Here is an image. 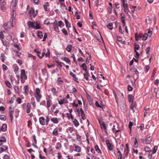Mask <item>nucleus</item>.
Wrapping results in <instances>:
<instances>
[{"instance_id":"nucleus-1","label":"nucleus","mask_w":159,"mask_h":159,"mask_svg":"<svg viewBox=\"0 0 159 159\" xmlns=\"http://www.w3.org/2000/svg\"><path fill=\"white\" fill-rule=\"evenodd\" d=\"M152 137L151 136H149L148 138H146L145 140L143 139H142L141 140L142 143L143 144H150L152 141Z\"/></svg>"},{"instance_id":"nucleus-2","label":"nucleus","mask_w":159,"mask_h":159,"mask_svg":"<svg viewBox=\"0 0 159 159\" xmlns=\"http://www.w3.org/2000/svg\"><path fill=\"white\" fill-rule=\"evenodd\" d=\"M12 106V105H11L9 108V114L11 122L12 121L13 119V116L12 115L14 112V111Z\"/></svg>"},{"instance_id":"nucleus-3","label":"nucleus","mask_w":159,"mask_h":159,"mask_svg":"<svg viewBox=\"0 0 159 159\" xmlns=\"http://www.w3.org/2000/svg\"><path fill=\"white\" fill-rule=\"evenodd\" d=\"M130 70L134 75H136L137 76H138L139 73L134 67L132 66L130 69Z\"/></svg>"},{"instance_id":"nucleus-4","label":"nucleus","mask_w":159,"mask_h":159,"mask_svg":"<svg viewBox=\"0 0 159 159\" xmlns=\"http://www.w3.org/2000/svg\"><path fill=\"white\" fill-rule=\"evenodd\" d=\"M20 78L21 79L24 78L25 80L27 79V77L25 74V71L24 69H22L21 70Z\"/></svg>"},{"instance_id":"nucleus-5","label":"nucleus","mask_w":159,"mask_h":159,"mask_svg":"<svg viewBox=\"0 0 159 159\" xmlns=\"http://www.w3.org/2000/svg\"><path fill=\"white\" fill-rule=\"evenodd\" d=\"M98 121L100 125L101 126V127L102 126L104 130L105 131V132L107 134V127L104 122H102V121L99 120H98Z\"/></svg>"},{"instance_id":"nucleus-6","label":"nucleus","mask_w":159,"mask_h":159,"mask_svg":"<svg viewBox=\"0 0 159 159\" xmlns=\"http://www.w3.org/2000/svg\"><path fill=\"white\" fill-rule=\"evenodd\" d=\"M127 108V106L125 103H124L120 105L121 110L124 113L126 112Z\"/></svg>"},{"instance_id":"nucleus-7","label":"nucleus","mask_w":159,"mask_h":159,"mask_svg":"<svg viewBox=\"0 0 159 159\" xmlns=\"http://www.w3.org/2000/svg\"><path fill=\"white\" fill-rule=\"evenodd\" d=\"M34 24L35 29L36 30L39 29H40V23L39 21L34 22Z\"/></svg>"},{"instance_id":"nucleus-8","label":"nucleus","mask_w":159,"mask_h":159,"mask_svg":"<svg viewBox=\"0 0 159 159\" xmlns=\"http://www.w3.org/2000/svg\"><path fill=\"white\" fill-rule=\"evenodd\" d=\"M45 119L43 117H41L39 118V122L40 124L42 125H45Z\"/></svg>"},{"instance_id":"nucleus-9","label":"nucleus","mask_w":159,"mask_h":159,"mask_svg":"<svg viewBox=\"0 0 159 159\" xmlns=\"http://www.w3.org/2000/svg\"><path fill=\"white\" fill-rule=\"evenodd\" d=\"M29 13L30 14H32L33 15V16L34 18L36 16L37 14V11H36V13H35V11L34 9L33 8L31 9L29 11Z\"/></svg>"},{"instance_id":"nucleus-10","label":"nucleus","mask_w":159,"mask_h":159,"mask_svg":"<svg viewBox=\"0 0 159 159\" xmlns=\"http://www.w3.org/2000/svg\"><path fill=\"white\" fill-rule=\"evenodd\" d=\"M135 40L136 41H138L139 40V39L141 38H143V34H139V35L137 33L135 34Z\"/></svg>"},{"instance_id":"nucleus-11","label":"nucleus","mask_w":159,"mask_h":159,"mask_svg":"<svg viewBox=\"0 0 159 159\" xmlns=\"http://www.w3.org/2000/svg\"><path fill=\"white\" fill-rule=\"evenodd\" d=\"M68 102V101L65 99H63L61 100V101H58L59 104L60 105H62L64 103H67Z\"/></svg>"},{"instance_id":"nucleus-12","label":"nucleus","mask_w":159,"mask_h":159,"mask_svg":"<svg viewBox=\"0 0 159 159\" xmlns=\"http://www.w3.org/2000/svg\"><path fill=\"white\" fill-rule=\"evenodd\" d=\"M27 24L29 28L32 27L34 29L35 28V26L34 24V22L32 23L30 21H29L27 22Z\"/></svg>"},{"instance_id":"nucleus-13","label":"nucleus","mask_w":159,"mask_h":159,"mask_svg":"<svg viewBox=\"0 0 159 159\" xmlns=\"http://www.w3.org/2000/svg\"><path fill=\"white\" fill-rule=\"evenodd\" d=\"M30 107L31 105L30 103L29 102L27 103V109L26 112L27 113H29L30 111Z\"/></svg>"},{"instance_id":"nucleus-14","label":"nucleus","mask_w":159,"mask_h":159,"mask_svg":"<svg viewBox=\"0 0 159 159\" xmlns=\"http://www.w3.org/2000/svg\"><path fill=\"white\" fill-rule=\"evenodd\" d=\"M16 16V13L15 11L13 10V13L11 15V19L12 22H13L14 20L15 19Z\"/></svg>"},{"instance_id":"nucleus-15","label":"nucleus","mask_w":159,"mask_h":159,"mask_svg":"<svg viewBox=\"0 0 159 159\" xmlns=\"http://www.w3.org/2000/svg\"><path fill=\"white\" fill-rule=\"evenodd\" d=\"M35 97L36 98L37 101L39 102H40V99L41 97V95L40 94H36L35 95Z\"/></svg>"},{"instance_id":"nucleus-16","label":"nucleus","mask_w":159,"mask_h":159,"mask_svg":"<svg viewBox=\"0 0 159 159\" xmlns=\"http://www.w3.org/2000/svg\"><path fill=\"white\" fill-rule=\"evenodd\" d=\"M72 111V110L71 109H70L69 110V112L70 113H67L66 115L67 116V117L69 118L70 117V118L72 120L73 119V117L72 116V114H71V112Z\"/></svg>"},{"instance_id":"nucleus-17","label":"nucleus","mask_w":159,"mask_h":159,"mask_svg":"<svg viewBox=\"0 0 159 159\" xmlns=\"http://www.w3.org/2000/svg\"><path fill=\"white\" fill-rule=\"evenodd\" d=\"M1 130L2 131H5L7 129V125L6 124H3L1 126Z\"/></svg>"},{"instance_id":"nucleus-18","label":"nucleus","mask_w":159,"mask_h":159,"mask_svg":"<svg viewBox=\"0 0 159 159\" xmlns=\"http://www.w3.org/2000/svg\"><path fill=\"white\" fill-rule=\"evenodd\" d=\"M3 147H5V148H0V153L4 151L7 150L8 149L6 145H3L2 146Z\"/></svg>"},{"instance_id":"nucleus-19","label":"nucleus","mask_w":159,"mask_h":159,"mask_svg":"<svg viewBox=\"0 0 159 159\" xmlns=\"http://www.w3.org/2000/svg\"><path fill=\"white\" fill-rule=\"evenodd\" d=\"M126 149L125 150L124 152L126 155H127L128 154L129 152V145L128 143L126 144Z\"/></svg>"},{"instance_id":"nucleus-20","label":"nucleus","mask_w":159,"mask_h":159,"mask_svg":"<svg viewBox=\"0 0 159 159\" xmlns=\"http://www.w3.org/2000/svg\"><path fill=\"white\" fill-rule=\"evenodd\" d=\"M81 66L83 68V69L85 71V72L87 74H88V71L87 70V67L86 64L85 63H83L82 65Z\"/></svg>"},{"instance_id":"nucleus-21","label":"nucleus","mask_w":159,"mask_h":159,"mask_svg":"<svg viewBox=\"0 0 159 159\" xmlns=\"http://www.w3.org/2000/svg\"><path fill=\"white\" fill-rule=\"evenodd\" d=\"M6 142V139L4 137H2L0 139V146L2 145L4 142Z\"/></svg>"},{"instance_id":"nucleus-22","label":"nucleus","mask_w":159,"mask_h":159,"mask_svg":"<svg viewBox=\"0 0 159 159\" xmlns=\"http://www.w3.org/2000/svg\"><path fill=\"white\" fill-rule=\"evenodd\" d=\"M64 20L66 27L67 28H69L70 27V24L69 21H68L66 18H64Z\"/></svg>"},{"instance_id":"nucleus-23","label":"nucleus","mask_w":159,"mask_h":159,"mask_svg":"<svg viewBox=\"0 0 159 159\" xmlns=\"http://www.w3.org/2000/svg\"><path fill=\"white\" fill-rule=\"evenodd\" d=\"M51 120L55 124H57L58 123V120L57 118H52L51 119Z\"/></svg>"},{"instance_id":"nucleus-24","label":"nucleus","mask_w":159,"mask_h":159,"mask_svg":"<svg viewBox=\"0 0 159 159\" xmlns=\"http://www.w3.org/2000/svg\"><path fill=\"white\" fill-rule=\"evenodd\" d=\"M129 101V102H133L134 98L132 95L129 94L128 96Z\"/></svg>"},{"instance_id":"nucleus-25","label":"nucleus","mask_w":159,"mask_h":159,"mask_svg":"<svg viewBox=\"0 0 159 159\" xmlns=\"http://www.w3.org/2000/svg\"><path fill=\"white\" fill-rule=\"evenodd\" d=\"M75 151L78 152H81V148L78 145H76L75 147Z\"/></svg>"},{"instance_id":"nucleus-26","label":"nucleus","mask_w":159,"mask_h":159,"mask_svg":"<svg viewBox=\"0 0 159 159\" xmlns=\"http://www.w3.org/2000/svg\"><path fill=\"white\" fill-rule=\"evenodd\" d=\"M71 45L70 44H68L66 47V49L68 52H70L71 49Z\"/></svg>"},{"instance_id":"nucleus-27","label":"nucleus","mask_w":159,"mask_h":159,"mask_svg":"<svg viewBox=\"0 0 159 159\" xmlns=\"http://www.w3.org/2000/svg\"><path fill=\"white\" fill-rule=\"evenodd\" d=\"M95 149L96 151L98 152V153H101V150L99 148L98 146V145H96L95 146Z\"/></svg>"},{"instance_id":"nucleus-28","label":"nucleus","mask_w":159,"mask_h":159,"mask_svg":"<svg viewBox=\"0 0 159 159\" xmlns=\"http://www.w3.org/2000/svg\"><path fill=\"white\" fill-rule=\"evenodd\" d=\"M74 125L76 127L78 126L79 125V123L77 120L76 119H74L73 121Z\"/></svg>"},{"instance_id":"nucleus-29","label":"nucleus","mask_w":159,"mask_h":159,"mask_svg":"<svg viewBox=\"0 0 159 159\" xmlns=\"http://www.w3.org/2000/svg\"><path fill=\"white\" fill-rule=\"evenodd\" d=\"M134 147L135 148H137L138 147V143L137 140V139L136 137H135V139H134Z\"/></svg>"},{"instance_id":"nucleus-30","label":"nucleus","mask_w":159,"mask_h":159,"mask_svg":"<svg viewBox=\"0 0 159 159\" xmlns=\"http://www.w3.org/2000/svg\"><path fill=\"white\" fill-rule=\"evenodd\" d=\"M107 28L110 30H112L113 29V24L111 22L109 23L107 25Z\"/></svg>"},{"instance_id":"nucleus-31","label":"nucleus","mask_w":159,"mask_h":159,"mask_svg":"<svg viewBox=\"0 0 159 159\" xmlns=\"http://www.w3.org/2000/svg\"><path fill=\"white\" fill-rule=\"evenodd\" d=\"M53 134L54 135H57L58 134V129L57 128H55L52 132Z\"/></svg>"},{"instance_id":"nucleus-32","label":"nucleus","mask_w":159,"mask_h":159,"mask_svg":"<svg viewBox=\"0 0 159 159\" xmlns=\"http://www.w3.org/2000/svg\"><path fill=\"white\" fill-rule=\"evenodd\" d=\"M53 27L56 31L58 30L59 28L58 27V25L57 23H53Z\"/></svg>"},{"instance_id":"nucleus-33","label":"nucleus","mask_w":159,"mask_h":159,"mask_svg":"<svg viewBox=\"0 0 159 159\" xmlns=\"http://www.w3.org/2000/svg\"><path fill=\"white\" fill-rule=\"evenodd\" d=\"M24 90L25 93L26 94V95H27L28 94L27 92L29 91L28 85H26L24 87Z\"/></svg>"},{"instance_id":"nucleus-34","label":"nucleus","mask_w":159,"mask_h":159,"mask_svg":"<svg viewBox=\"0 0 159 159\" xmlns=\"http://www.w3.org/2000/svg\"><path fill=\"white\" fill-rule=\"evenodd\" d=\"M49 3L48 2H46L43 5V7L44 9V10L45 11H47V7L48 6Z\"/></svg>"},{"instance_id":"nucleus-35","label":"nucleus","mask_w":159,"mask_h":159,"mask_svg":"<svg viewBox=\"0 0 159 159\" xmlns=\"http://www.w3.org/2000/svg\"><path fill=\"white\" fill-rule=\"evenodd\" d=\"M145 151L146 152H149V153L151 152V150L150 148L148 147H146L145 148H144Z\"/></svg>"},{"instance_id":"nucleus-36","label":"nucleus","mask_w":159,"mask_h":159,"mask_svg":"<svg viewBox=\"0 0 159 159\" xmlns=\"http://www.w3.org/2000/svg\"><path fill=\"white\" fill-rule=\"evenodd\" d=\"M124 7L125 9H124L125 12V13H128V11H129V10H128V8L127 4H126V6H124Z\"/></svg>"},{"instance_id":"nucleus-37","label":"nucleus","mask_w":159,"mask_h":159,"mask_svg":"<svg viewBox=\"0 0 159 159\" xmlns=\"http://www.w3.org/2000/svg\"><path fill=\"white\" fill-rule=\"evenodd\" d=\"M61 145L60 143H58L57 145L56 146V149H58L61 148Z\"/></svg>"},{"instance_id":"nucleus-38","label":"nucleus","mask_w":159,"mask_h":159,"mask_svg":"<svg viewBox=\"0 0 159 159\" xmlns=\"http://www.w3.org/2000/svg\"><path fill=\"white\" fill-rule=\"evenodd\" d=\"M58 26L60 27H62L64 25L63 22L61 21H59L58 22Z\"/></svg>"},{"instance_id":"nucleus-39","label":"nucleus","mask_w":159,"mask_h":159,"mask_svg":"<svg viewBox=\"0 0 159 159\" xmlns=\"http://www.w3.org/2000/svg\"><path fill=\"white\" fill-rule=\"evenodd\" d=\"M148 38V35L147 34H145L143 36V40L145 41Z\"/></svg>"},{"instance_id":"nucleus-40","label":"nucleus","mask_w":159,"mask_h":159,"mask_svg":"<svg viewBox=\"0 0 159 159\" xmlns=\"http://www.w3.org/2000/svg\"><path fill=\"white\" fill-rule=\"evenodd\" d=\"M5 55L2 53L1 54V59L3 62H4L5 60Z\"/></svg>"},{"instance_id":"nucleus-41","label":"nucleus","mask_w":159,"mask_h":159,"mask_svg":"<svg viewBox=\"0 0 159 159\" xmlns=\"http://www.w3.org/2000/svg\"><path fill=\"white\" fill-rule=\"evenodd\" d=\"M139 48V46L138 44H134V51L138 50Z\"/></svg>"},{"instance_id":"nucleus-42","label":"nucleus","mask_w":159,"mask_h":159,"mask_svg":"<svg viewBox=\"0 0 159 159\" xmlns=\"http://www.w3.org/2000/svg\"><path fill=\"white\" fill-rule=\"evenodd\" d=\"M37 35L38 37L40 39L42 38L43 37V35L42 34V33L39 31L38 32Z\"/></svg>"},{"instance_id":"nucleus-43","label":"nucleus","mask_w":159,"mask_h":159,"mask_svg":"<svg viewBox=\"0 0 159 159\" xmlns=\"http://www.w3.org/2000/svg\"><path fill=\"white\" fill-rule=\"evenodd\" d=\"M0 119L3 120H6V116L3 115H1L0 116Z\"/></svg>"},{"instance_id":"nucleus-44","label":"nucleus","mask_w":159,"mask_h":159,"mask_svg":"<svg viewBox=\"0 0 159 159\" xmlns=\"http://www.w3.org/2000/svg\"><path fill=\"white\" fill-rule=\"evenodd\" d=\"M133 124V123L131 121H130L129 124V128L130 130V131H131V128Z\"/></svg>"},{"instance_id":"nucleus-45","label":"nucleus","mask_w":159,"mask_h":159,"mask_svg":"<svg viewBox=\"0 0 159 159\" xmlns=\"http://www.w3.org/2000/svg\"><path fill=\"white\" fill-rule=\"evenodd\" d=\"M107 147L111 151L113 149V146L111 144H109V145H107Z\"/></svg>"},{"instance_id":"nucleus-46","label":"nucleus","mask_w":159,"mask_h":159,"mask_svg":"<svg viewBox=\"0 0 159 159\" xmlns=\"http://www.w3.org/2000/svg\"><path fill=\"white\" fill-rule=\"evenodd\" d=\"M45 57H48L49 58H50V53L49 50V49H48L47 52L45 54Z\"/></svg>"},{"instance_id":"nucleus-47","label":"nucleus","mask_w":159,"mask_h":159,"mask_svg":"<svg viewBox=\"0 0 159 159\" xmlns=\"http://www.w3.org/2000/svg\"><path fill=\"white\" fill-rule=\"evenodd\" d=\"M49 19L48 18L46 19L44 21V24L48 25L50 23L49 21Z\"/></svg>"},{"instance_id":"nucleus-48","label":"nucleus","mask_w":159,"mask_h":159,"mask_svg":"<svg viewBox=\"0 0 159 159\" xmlns=\"http://www.w3.org/2000/svg\"><path fill=\"white\" fill-rule=\"evenodd\" d=\"M52 102L51 100H48L47 101V107H49L50 106L51 103Z\"/></svg>"},{"instance_id":"nucleus-49","label":"nucleus","mask_w":159,"mask_h":159,"mask_svg":"<svg viewBox=\"0 0 159 159\" xmlns=\"http://www.w3.org/2000/svg\"><path fill=\"white\" fill-rule=\"evenodd\" d=\"M5 84L8 87L10 88L11 87V83L8 81H6L5 82Z\"/></svg>"},{"instance_id":"nucleus-50","label":"nucleus","mask_w":159,"mask_h":159,"mask_svg":"<svg viewBox=\"0 0 159 159\" xmlns=\"http://www.w3.org/2000/svg\"><path fill=\"white\" fill-rule=\"evenodd\" d=\"M117 152L118 153V158L119 159H121L122 158V154L120 152L119 150H118Z\"/></svg>"},{"instance_id":"nucleus-51","label":"nucleus","mask_w":159,"mask_h":159,"mask_svg":"<svg viewBox=\"0 0 159 159\" xmlns=\"http://www.w3.org/2000/svg\"><path fill=\"white\" fill-rule=\"evenodd\" d=\"M157 149V146H155L153 148V154H155Z\"/></svg>"},{"instance_id":"nucleus-52","label":"nucleus","mask_w":159,"mask_h":159,"mask_svg":"<svg viewBox=\"0 0 159 159\" xmlns=\"http://www.w3.org/2000/svg\"><path fill=\"white\" fill-rule=\"evenodd\" d=\"M11 4L14 7H16V0H12L11 2Z\"/></svg>"},{"instance_id":"nucleus-53","label":"nucleus","mask_w":159,"mask_h":159,"mask_svg":"<svg viewBox=\"0 0 159 159\" xmlns=\"http://www.w3.org/2000/svg\"><path fill=\"white\" fill-rule=\"evenodd\" d=\"M88 74H89L88 73V74H87L86 72L85 73H84V77L85 79H86V80H88V77L89 76Z\"/></svg>"},{"instance_id":"nucleus-54","label":"nucleus","mask_w":159,"mask_h":159,"mask_svg":"<svg viewBox=\"0 0 159 159\" xmlns=\"http://www.w3.org/2000/svg\"><path fill=\"white\" fill-rule=\"evenodd\" d=\"M46 123L45 124V125H48V122L50 120V119L49 118V117H48V116H46Z\"/></svg>"},{"instance_id":"nucleus-55","label":"nucleus","mask_w":159,"mask_h":159,"mask_svg":"<svg viewBox=\"0 0 159 159\" xmlns=\"http://www.w3.org/2000/svg\"><path fill=\"white\" fill-rule=\"evenodd\" d=\"M64 60L67 63H69L70 62V59L66 57L64 58Z\"/></svg>"},{"instance_id":"nucleus-56","label":"nucleus","mask_w":159,"mask_h":159,"mask_svg":"<svg viewBox=\"0 0 159 159\" xmlns=\"http://www.w3.org/2000/svg\"><path fill=\"white\" fill-rule=\"evenodd\" d=\"M56 62L57 63L58 65H59L61 67H62V65L63 64V63L62 62L59 61H56Z\"/></svg>"},{"instance_id":"nucleus-57","label":"nucleus","mask_w":159,"mask_h":159,"mask_svg":"<svg viewBox=\"0 0 159 159\" xmlns=\"http://www.w3.org/2000/svg\"><path fill=\"white\" fill-rule=\"evenodd\" d=\"M81 113L82 119L84 120H85L86 119V117L85 116L84 112H82Z\"/></svg>"},{"instance_id":"nucleus-58","label":"nucleus","mask_w":159,"mask_h":159,"mask_svg":"<svg viewBox=\"0 0 159 159\" xmlns=\"http://www.w3.org/2000/svg\"><path fill=\"white\" fill-rule=\"evenodd\" d=\"M4 35L3 34L2 32H0V38L1 39L4 38Z\"/></svg>"},{"instance_id":"nucleus-59","label":"nucleus","mask_w":159,"mask_h":159,"mask_svg":"<svg viewBox=\"0 0 159 159\" xmlns=\"http://www.w3.org/2000/svg\"><path fill=\"white\" fill-rule=\"evenodd\" d=\"M62 31L63 33L66 35H68V33L66 30L65 29H63L62 30Z\"/></svg>"},{"instance_id":"nucleus-60","label":"nucleus","mask_w":159,"mask_h":159,"mask_svg":"<svg viewBox=\"0 0 159 159\" xmlns=\"http://www.w3.org/2000/svg\"><path fill=\"white\" fill-rule=\"evenodd\" d=\"M3 45L4 46H7V43L6 41L5 40H4L3 39H1Z\"/></svg>"},{"instance_id":"nucleus-61","label":"nucleus","mask_w":159,"mask_h":159,"mask_svg":"<svg viewBox=\"0 0 159 159\" xmlns=\"http://www.w3.org/2000/svg\"><path fill=\"white\" fill-rule=\"evenodd\" d=\"M150 50V47H148L146 49V53L148 55L149 54V52Z\"/></svg>"},{"instance_id":"nucleus-62","label":"nucleus","mask_w":159,"mask_h":159,"mask_svg":"<svg viewBox=\"0 0 159 159\" xmlns=\"http://www.w3.org/2000/svg\"><path fill=\"white\" fill-rule=\"evenodd\" d=\"M2 69H3V70L4 71H5V70H6L7 68V66L4 64L2 65Z\"/></svg>"},{"instance_id":"nucleus-63","label":"nucleus","mask_w":159,"mask_h":159,"mask_svg":"<svg viewBox=\"0 0 159 159\" xmlns=\"http://www.w3.org/2000/svg\"><path fill=\"white\" fill-rule=\"evenodd\" d=\"M8 23L9 22H7L3 25V27L5 30H6L7 29V27Z\"/></svg>"},{"instance_id":"nucleus-64","label":"nucleus","mask_w":159,"mask_h":159,"mask_svg":"<svg viewBox=\"0 0 159 159\" xmlns=\"http://www.w3.org/2000/svg\"><path fill=\"white\" fill-rule=\"evenodd\" d=\"M17 102L19 103L20 104L21 102V100L20 98H18L16 100Z\"/></svg>"}]
</instances>
